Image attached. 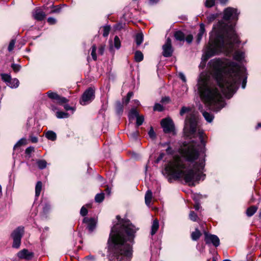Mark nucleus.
<instances>
[{
    "label": "nucleus",
    "instance_id": "nucleus-2",
    "mask_svg": "<svg viewBox=\"0 0 261 261\" xmlns=\"http://www.w3.org/2000/svg\"><path fill=\"white\" fill-rule=\"evenodd\" d=\"M111 229L108 244L112 252L111 261H129L132 256L133 243L135 233L139 229L128 220H119Z\"/></svg>",
    "mask_w": 261,
    "mask_h": 261
},
{
    "label": "nucleus",
    "instance_id": "nucleus-38",
    "mask_svg": "<svg viewBox=\"0 0 261 261\" xmlns=\"http://www.w3.org/2000/svg\"><path fill=\"white\" fill-rule=\"evenodd\" d=\"M96 46L95 45H93L91 48V56L94 60H97V56L96 55Z\"/></svg>",
    "mask_w": 261,
    "mask_h": 261
},
{
    "label": "nucleus",
    "instance_id": "nucleus-21",
    "mask_svg": "<svg viewBox=\"0 0 261 261\" xmlns=\"http://www.w3.org/2000/svg\"><path fill=\"white\" fill-rule=\"evenodd\" d=\"M174 37L176 40L180 41H184L185 39V34L180 31H178L175 32Z\"/></svg>",
    "mask_w": 261,
    "mask_h": 261
},
{
    "label": "nucleus",
    "instance_id": "nucleus-36",
    "mask_svg": "<svg viewBox=\"0 0 261 261\" xmlns=\"http://www.w3.org/2000/svg\"><path fill=\"white\" fill-rule=\"evenodd\" d=\"M190 219L193 221H197L198 220V216L194 211H191L189 214Z\"/></svg>",
    "mask_w": 261,
    "mask_h": 261
},
{
    "label": "nucleus",
    "instance_id": "nucleus-55",
    "mask_svg": "<svg viewBox=\"0 0 261 261\" xmlns=\"http://www.w3.org/2000/svg\"><path fill=\"white\" fill-rule=\"evenodd\" d=\"M105 50V46L101 45L100 46L98 49L99 54L102 55L103 54Z\"/></svg>",
    "mask_w": 261,
    "mask_h": 261
},
{
    "label": "nucleus",
    "instance_id": "nucleus-49",
    "mask_svg": "<svg viewBox=\"0 0 261 261\" xmlns=\"http://www.w3.org/2000/svg\"><path fill=\"white\" fill-rule=\"evenodd\" d=\"M15 41L14 40H12L9 44V46H8V49L9 51H11L14 47V45H15Z\"/></svg>",
    "mask_w": 261,
    "mask_h": 261
},
{
    "label": "nucleus",
    "instance_id": "nucleus-4",
    "mask_svg": "<svg viewBox=\"0 0 261 261\" xmlns=\"http://www.w3.org/2000/svg\"><path fill=\"white\" fill-rule=\"evenodd\" d=\"M205 166L204 159L200 160L198 163H196L193 169H187L186 165L179 156H175L173 161L165 168L164 170L169 173L167 176L169 182H172V179H181L189 186H194L195 181H198L201 178V174Z\"/></svg>",
    "mask_w": 261,
    "mask_h": 261
},
{
    "label": "nucleus",
    "instance_id": "nucleus-54",
    "mask_svg": "<svg viewBox=\"0 0 261 261\" xmlns=\"http://www.w3.org/2000/svg\"><path fill=\"white\" fill-rule=\"evenodd\" d=\"M34 151V148L33 147L30 146V147H28L25 149V151L27 154H29L31 153L32 152H33Z\"/></svg>",
    "mask_w": 261,
    "mask_h": 261
},
{
    "label": "nucleus",
    "instance_id": "nucleus-19",
    "mask_svg": "<svg viewBox=\"0 0 261 261\" xmlns=\"http://www.w3.org/2000/svg\"><path fill=\"white\" fill-rule=\"evenodd\" d=\"M257 208V207L255 205L251 206L250 207H248L247 209L246 212L247 216L248 217H251L256 213Z\"/></svg>",
    "mask_w": 261,
    "mask_h": 261
},
{
    "label": "nucleus",
    "instance_id": "nucleus-59",
    "mask_svg": "<svg viewBox=\"0 0 261 261\" xmlns=\"http://www.w3.org/2000/svg\"><path fill=\"white\" fill-rule=\"evenodd\" d=\"M194 208H195L196 210L198 211V210H199L200 209V204H199V203H196L194 205Z\"/></svg>",
    "mask_w": 261,
    "mask_h": 261
},
{
    "label": "nucleus",
    "instance_id": "nucleus-5",
    "mask_svg": "<svg viewBox=\"0 0 261 261\" xmlns=\"http://www.w3.org/2000/svg\"><path fill=\"white\" fill-rule=\"evenodd\" d=\"M197 125L196 119L194 115L190 114L187 116L184 129L185 133L189 137H198L201 144L200 146L196 143L192 142L181 150V155L187 161L191 162L198 158L199 152H204L205 151V142L204 140L203 132L198 130V133H196Z\"/></svg>",
    "mask_w": 261,
    "mask_h": 261
},
{
    "label": "nucleus",
    "instance_id": "nucleus-57",
    "mask_svg": "<svg viewBox=\"0 0 261 261\" xmlns=\"http://www.w3.org/2000/svg\"><path fill=\"white\" fill-rule=\"evenodd\" d=\"M31 141L32 143H37L38 141V138L35 136H31Z\"/></svg>",
    "mask_w": 261,
    "mask_h": 261
},
{
    "label": "nucleus",
    "instance_id": "nucleus-40",
    "mask_svg": "<svg viewBox=\"0 0 261 261\" xmlns=\"http://www.w3.org/2000/svg\"><path fill=\"white\" fill-rule=\"evenodd\" d=\"M215 4V0H206L205 6L207 8H211Z\"/></svg>",
    "mask_w": 261,
    "mask_h": 261
},
{
    "label": "nucleus",
    "instance_id": "nucleus-60",
    "mask_svg": "<svg viewBox=\"0 0 261 261\" xmlns=\"http://www.w3.org/2000/svg\"><path fill=\"white\" fill-rule=\"evenodd\" d=\"M86 258L89 260H94L95 259V257L93 255H88L86 257Z\"/></svg>",
    "mask_w": 261,
    "mask_h": 261
},
{
    "label": "nucleus",
    "instance_id": "nucleus-28",
    "mask_svg": "<svg viewBox=\"0 0 261 261\" xmlns=\"http://www.w3.org/2000/svg\"><path fill=\"white\" fill-rule=\"evenodd\" d=\"M135 41L138 46L141 44L143 41V34L142 33H139L136 35Z\"/></svg>",
    "mask_w": 261,
    "mask_h": 261
},
{
    "label": "nucleus",
    "instance_id": "nucleus-6",
    "mask_svg": "<svg viewBox=\"0 0 261 261\" xmlns=\"http://www.w3.org/2000/svg\"><path fill=\"white\" fill-rule=\"evenodd\" d=\"M95 91L92 88H89L84 93L80 103L82 105H86L91 102L95 97Z\"/></svg>",
    "mask_w": 261,
    "mask_h": 261
},
{
    "label": "nucleus",
    "instance_id": "nucleus-32",
    "mask_svg": "<svg viewBox=\"0 0 261 261\" xmlns=\"http://www.w3.org/2000/svg\"><path fill=\"white\" fill-rule=\"evenodd\" d=\"M105 198V194L102 192L97 194L95 197V200L96 202H101Z\"/></svg>",
    "mask_w": 261,
    "mask_h": 261
},
{
    "label": "nucleus",
    "instance_id": "nucleus-26",
    "mask_svg": "<svg viewBox=\"0 0 261 261\" xmlns=\"http://www.w3.org/2000/svg\"><path fill=\"white\" fill-rule=\"evenodd\" d=\"M163 68V65H162V60H161V56L160 57V61L157 65V73L158 76L160 78L162 77V69Z\"/></svg>",
    "mask_w": 261,
    "mask_h": 261
},
{
    "label": "nucleus",
    "instance_id": "nucleus-61",
    "mask_svg": "<svg viewBox=\"0 0 261 261\" xmlns=\"http://www.w3.org/2000/svg\"><path fill=\"white\" fill-rule=\"evenodd\" d=\"M64 109L66 110H71L72 109V108L69 105H65L64 106Z\"/></svg>",
    "mask_w": 261,
    "mask_h": 261
},
{
    "label": "nucleus",
    "instance_id": "nucleus-8",
    "mask_svg": "<svg viewBox=\"0 0 261 261\" xmlns=\"http://www.w3.org/2000/svg\"><path fill=\"white\" fill-rule=\"evenodd\" d=\"M237 10L234 8L228 7L224 11L223 19L228 20H235L238 18Z\"/></svg>",
    "mask_w": 261,
    "mask_h": 261
},
{
    "label": "nucleus",
    "instance_id": "nucleus-45",
    "mask_svg": "<svg viewBox=\"0 0 261 261\" xmlns=\"http://www.w3.org/2000/svg\"><path fill=\"white\" fill-rule=\"evenodd\" d=\"M11 67L14 72H17L20 70L21 66L19 64L13 63L11 65Z\"/></svg>",
    "mask_w": 261,
    "mask_h": 261
},
{
    "label": "nucleus",
    "instance_id": "nucleus-18",
    "mask_svg": "<svg viewBox=\"0 0 261 261\" xmlns=\"http://www.w3.org/2000/svg\"><path fill=\"white\" fill-rule=\"evenodd\" d=\"M19 81L17 79H11L10 81L7 83V85L11 88H17L19 86Z\"/></svg>",
    "mask_w": 261,
    "mask_h": 261
},
{
    "label": "nucleus",
    "instance_id": "nucleus-51",
    "mask_svg": "<svg viewBox=\"0 0 261 261\" xmlns=\"http://www.w3.org/2000/svg\"><path fill=\"white\" fill-rule=\"evenodd\" d=\"M88 213V211L85 206H83L80 211V214L82 216H86Z\"/></svg>",
    "mask_w": 261,
    "mask_h": 261
},
{
    "label": "nucleus",
    "instance_id": "nucleus-53",
    "mask_svg": "<svg viewBox=\"0 0 261 261\" xmlns=\"http://www.w3.org/2000/svg\"><path fill=\"white\" fill-rule=\"evenodd\" d=\"M47 22L50 24H54L56 22V20L53 17H49L47 19Z\"/></svg>",
    "mask_w": 261,
    "mask_h": 261
},
{
    "label": "nucleus",
    "instance_id": "nucleus-25",
    "mask_svg": "<svg viewBox=\"0 0 261 261\" xmlns=\"http://www.w3.org/2000/svg\"><path fill=\"white\" fill-rule=\"evenodd\" d=\"M45 137L51 141H55L57 138L56 133L51 130L48 131L45 134Z\"/></svg>",
    "mask_w": 261,
    "mask_h": 261
},
{
    "label": "nucleus",
    "instance_id": "nucleus-30",
    "mask_svg": "<svg viewBox=\"0 0 261 261\" xmlns=\"http://www.w3.org/2000/svg\"><path fill=\"white\" fill-rule=\"evenodd\" d=\"M27 144V140L25 138H21L20 139L14 146L13 149H16L17 147H20L22 145Z\"/></svg>",
    "mask_w": 261,
    "mask_h": 261
},
{
    "label": "nucleus",
    "instance_id": "nucleus-23",
    "mask_svg": "<svg viewBox=\"0 0 261 261\" xmlns=\"http://www.w3.org/2000/svg\"><path fill=\"white\" fill-rule=\"evenodd\" d=\"M42 183L41 181H39L37 182L35 187V196L38 197L40 195L42 190Z\"/></svg>",
    "mask_w": 261,
    "mask_h": 261
},
{
    "label": "nucleus",
    "instance_id": "nucleus-47",
    "mask_svg": "<svg viewBox=\"0 0 261 261\" xmlns=\"http://www.w3.org/2000/svg\"><path fill=\"white\" fill-rule=\"evenodd\" d=\"M163 158V153H160L158 158L154 160V164H158L159 163L162 162Z\"/></svg>",
    "mask_w": 261,
    "mask_h": 261
},
{
    "label": "nucleus",
    "instance_id": "nucleus-27",
    "mask_svg": "<svg viewBox=\"0 0 261 261\" xmlns=\"http://www.w3.org/2000/svg\"><path fill=\"white\" fill-rule=\"evenodd\" d=\"M139 113L136 109L133 108L130 110L128 114V117L129 119H133L137 118L139 116Z\"/></svg>",
    "mask_w": 261,
    "mask_h": 261
},
{
    "label": "nucleus",
    "instance_id": "nucleus-39",
    "mask_svg": "<svg viewBox=\"0 0 261 261\" xmlns=\"http://www.w3.org/2000/svg\"><path fill=\"white\" fill-rule=\"evenodd\" d=\"M110 27L108 25L104 26L103 28V36L107 37L109 34Z\"/></svg>",
    "mask_w": 261,
    "mask_h": 261
},
{
    "label": "nucleus",
    "instance_id": "nucleus-29",
    "mask_svg": "<svg viewBox=\"0 0 261 261\" xmlns=\"http://www.w3.org/2000/svg\"><path fill=\"white\" fill-rule=\"evenodd\" d=\"M135 60L137 62H140L143 60V55L141 51L137 50L135 52Z\"/></svg>",
    "mask_w": 261,
    "mask_h": 261
},
{
    "label": "nucleus",
    "instance_id": "nucleus-44",
    "mask_svg": "<svg viewBox=\"0 0 261 261\" xmlns=\"http://www.w3.org/2000/svg\"><path fill=\"white\" fill-rule=\"evenodd\" d=\"M148 135L152 140H154L156 138V134L152 127H151L149 131L148 132Z\"/></svg>",
    "mask_w": 261,
    "mask_h": 261
},
{
    "label": "nucleus",
    "instance_id": "nucleus-16",
    "mask_svg": "<svg viewBox=\"0 0 261 261\" xmlns=\"http://www.w3.org/2000/svg\"><path fill=\"white\" fill-rule=\"evenodd\" d=\"M245 57V53L241 50H237L233 55V59L238 61H242Z\"/></svg>",
    "mask_w": 261,
    "mask_h": 261
},
{
    "label": "nucleus",
    "instance_id": "nucleus-58",
    "mask_svg": "<svg viewBox=\"0 0 261 261\" xmlns=\"http://www.w3.org/2000/svg\"><path fill=\"white\" fill-rule=\"evenodd\" d=\"M203 36H201V35L197 34V38H196V41L197 43H199L202 39Z\"/></svg>",
    "mask_w": 261,
    "mask_h": 261
},
{
    "label": "nucleus",
    "instance_id": "nucleus-13",
    "mask_svg": "<svg viewBox=\"0 0 261 261\" xmlns=\"http://www.w3.org/2000/svg\"><path fill=\"white\" fill-rule=\"evenodd\" d=\"M34 18L37 20H42L46 16L45 12L39 8H36L33 12Z\"/></svg>",
    "mask_w": 261,
    "mask_h": 261
},
{
    "label": "nucleus",
    "instance_id": "nucleus-9",
    "mask_svg": "<svg viewBox=\"0 0 261 261\" xmlns=\"http://www.w3.org/2000/svg\"><path fill=\"white\" fill-rule=\"evenodd\" d=\"M204 241L206 244H212L215 247H218L220 245V240L217 236L207 232L204 233Z\"/></svg>",
    "mask_w": 261,
    "mask_h": 261
},
{
    "label": "nucleus",
    "instance_id": "nucleus-24",
    "mask_svg": "<svg viewBox=\"0 0 261 261\" xmlns=\"http://www.w3.org/2000/svg\"><path fill=\"white\" fill-rule=\"evenodd\" d=\"M202 115L208 122H212L214 118V115L206 111L202 112Z\"/></svg>",
    "mask_w": 261,
    "mask_h": 261
},
{
    "label": "nucleus",
    "instance_id": "nucleus-17",
    "mask_svg": "<svg viewBox=\"0 0 261 261\" xmlns=\"http://www.w3.org/2000/svg\"><path fill=\"white\" fill-rule=\"evenodd\" d=\"M152 197V192H151V190H149L146 192L145 196V203L148 206H150L151 205Z\"/></svg>",
    "mask_w": 261,
    "mask_h": 261
},
{
    "label": "nucleus",
    "instance_id": "nucleus-14",
    "mask_svg": "<svg viewBox=\"0 0 261 261\" xmlns=\"http://www.w3.org/2000/svg\"><path fill=\"white\" fill-rule=\"evenodd\" d=\"M17 256L20 259H30L33 257V253L24 249L18 252Z\"/></svg>",
    "mask_w": 261,
    "mask_h": 261
},
{
    "label": "nucleus",
    "instance_id": "nucleus-63",
    "mask_svg": "<svg viewBox=\"0 0 261 261\" xmlns=\"http://www.w3.org/2000/svg\"><path fill=\"white\" fill-rule=\"evenodd\" d=\"M159 0H149V3L151 5L156 4Z\"/></svg>",
    "mask_w": 261,
    "mask_h": 261
},
{
    "label": "nucleus",
    "instance_id": "nucleus-12",
    "mask_svg": "<svg viewBox=\"0 0 261 261\" xmlns=\"http://www.w3.org/2000/svg\"><path fill=\"white\" fill-rule=\"evenodd\" d=\"M173 49L171 46V41L169 38L167 39L164 45V57H170L172 56Z\"/></svg>",
    "mask_w": 261,
    "mask_h": 261
},
{
    "label": "nucleus",
    "instance_id": "nucleus-41",
    "mask_svg": "<svg viewBox=\"0 0 261 261\" xmlns=\"http://www.w3.org/2000/svg\"><path fill=\"white\" fill-rule=\"evenodd\" d=\"M217 14H211L207 17V20L208 22H212L215 20L217 17Z\"/></svg>",
    "mask_w": 261,
    "mask_h": 261
},
{
    "label": "nucleus",
    "instance_id": "nucleus-31",
    "mask_svg": "<svg viewBox=\"0 0 261 261\" xmlns=\"http://www.w3.org/2000/svg\"><path fill=\"white\" fill-rule=\"evenodd\" d=\"M37 164L40 169H43L46 168L47 162L44 160H39L37 161Z\"/></svg>",
    "mask_w": 261,
    "mask_h": 261
},
{
    "label": "nucleus",
    "instance_id": "nucleus-3",
    "mask_svg": "<svg viewBox=\"0 0 261 261\" xmlns=\"http://www.w3.org/2000/svg\"><path fill=\"white\" fill-rule=\"evenodd\" d=\"M238 42V36L233 26L226 25L222 21H219L214 27L205 56L207 58H209L221 52L230 54L233 50L234 44Z\"/></svg>",
    "mask_w": 261,
    "mask_h": 261
},
{
    "label": "nucleus",
    "instance_id": "nucleus-46",
    "mask_svg": "<svg viewBox=\"0 0 261 261\" xmlns=\"http://www.w3.org/2000/svg\"><path fill=\"white\" fill-rule=\"evenodd\" d=\"M190 110V108L189 107H182L180 111V115L183 116L185 113L189 112Z\"/></svg>",
    "mask_w": 261,
    "mask_h": 261
},
{
    "label": "nucleus",
    "instance_id": "nucleus-56",
    "mask_svg": "<svg viewBox=\"0 0 261 261\" xmlns=\"http://www.w3.org/2000/svg\"><path fill=\"white\" fill-rule=\"evenodd\" d=\"M179 76L180 77V79L184 82H186V76H185V75L182 73H179Z\"/></svg>",
    "mask_w": 261,
    "mask_h": 261
},
{
    "label": "nucleus",
    "instance_id": "nucleus-22",
    "mask_svg": "<svg viewBox=\"0 0 261 261\" xmlns=\"http://www.w3.org/2000/svg\"><path fill=\"white\" fill-rule=\"evenodd\" d=\"M159 225L158 221L157 220H153L151 226V230L150 232L151 236L154 235L156 233L159 229Z\"/></svg>",
    "mask_w": 261,
    "mask_h": 261
},
{
    "label": "nucleus",
    "instance_id": "nucleus-7",
    "mask_svg": "<svg viewBox=\"0 0 261 261\" xmlns=\"http://www.w3.org/2000/svg\"><path fill=\"white\" fill-rule=\"evenodd\" d=\"M164 133H170L173 135L176 134L174 122L170 118H164Z\"/></svg>",
    "mask_w": 261,
    "mask_h": 261
},
{
    "label": "nucleus",
    "instance_id": "nucleus-62",
    "mask_svg": "<svg viewBox=\"0 0 261 261\" xmlns=\"http://www.w3.org/2000/svg\"><path fill=\"white\" fill-rule=\"evenodd\" d=\"M170 100L169 97H164V103H168Z\"/></svg>",
    "mask_w": 261,
    "mask_h": 261
},
{
    "label": "nucleus",
    "instance_id": "nucleus-42",
    "mask_svg": "<svg viewBox=\"0 0 261 261\" xmlns=\"http://www.w3.org/2000/svg\"><path fill=\"white\" fill-rule=\"evenodd\" d=\"M13 243L12 246L13 248H18L19 247L20 243H21V239H13Z\"/></svg>",
    "mask_w": 261,
    "mask_h": 261
},
{
    "label": "nucleus",
    "instance_id": "nucleus-15",
    "mask_svg": "<svg viewBox=\"0 0 261 261\" xmlns=\"http://www.w3.org/2000/svg\"><path fill=\"white\" fill-rule=\"evenodd\" d=\"M24 232L23 227H18L11 234L13 239H21Z\"/></svg>",
    "mask_w": 261,
    "mask_h": 261
},
{
    "label": "nucleus",
    "instance_id": "nucleus-11",
    "mask_svg": "<svg viewBox=\"0 0 261 261\" xmlns=\"http://www.w3.org/2000/svg\"><path fill=\"white\" fill-rule=\"evenodd\" d=\"M83 222L87 224V228L90 232H92L96 227L97 221L95 218L85 217Z\"/></svg>",
    "mask_w": 261,
    "mask_h": 261
},
{
    "label": "nucleus",
    "instance_id": "nucleus-48",
    "mask_svg": "<svg viewBox=\"0 0 261 261\" xmlns=\"http://www.w3.org/2000/svg\"><path fill=\"white\" fill-rule=\"evenodd\" d=\"M205 32V27L204 24L201 23L200 24V29L199 30L198 34L201 35V36H203L204 33Z\"/></svg>",
    "mask_w": 261,
    "mask_h": 261
},
{
    "label": "nucleus",
    "instance_id": "nucleus-35",
    "mask_svg": "<svg viewBox=\"0 0 261 261\" xmlns=\"http://www.w3.org/2000/svg\"><path fill=\"white\" fill-rule=\"evenodd\" d=\"M114 46L116 49H118L120 48V47L121 46V41H120L119 37L117 36H116L114 37Z\"/></svg>",
    "mask_w": 261,
    "mask_h": 261
},
{
    "label": "nucleus",
    "instance_id": "nucleus-10",
    "mask_svg": "<svg viewBox=\"0 0 261 261\" xmlns=\"http://www.w3.org/2000/svg\"><path fill=\"white\" fill-rule=\"evenodd\" d=\"M46 94L50 99L57 100V102L60 105L66 103L68 102V100L67 98L60 96L57 93L49 91L46 93Z\"/></svg>",
    "mask_w": 261,
    "mask_h": 261
},
{
    "label": "nucleus",
    "instance_id": "nucleus-33",
    "mask_svg": "<svg viewBox=\"0 0 261 261\" xmlns=\"http://www.w3.org/2000/svg\"><path fill=\"white\" fill-rule=\"evenodd\" d=\"M56 116L58 118L61 119V118H67L69 117V114L67 113L63 112H60L58 111L56 113Z\"/></svg>",
    "mask_w": 261,
    "mask_h": 261
},
{
    "label": "nucleus",
    "instance_id": "nucleus-1",
    "mask_svg": "<svg viewBox=\"0 0 261 261\" xmlns=\"http://www.w3.org/2000/svg\"><path fill=\"white\" fill-rule=\"evenodd\" d=\"M213 76L219 88L207 77H200L197 86L202 100L209 108L219 111L224 107L221 92L227 98L235 92L237 83L240 79L239 65L227 59H215L210 62Z\"/></svg>",
    "mask_w": 261,
    "mask_h": 261
},
{
    "label": "nucleus",
    "instance_id": "nucleus-43",
    "mask_svg": "<svg viewBox=\"0 0 261 261\" xmlns=\"http://www.w3.org/2000/svg\"><path fill=\"white\" fill-rule=\"evenodd\" d=\"M116 110L118 114H120L123 111V106L121 103L119 101L116 103Z\"/></svg>",
    "mask_w": 261,
    "mask_h": 261
},
{
    "label": "nucleus",
    "instance_id": "nucleus-20",
    "mask_svg": "<svg viewBox=\"0 0 261 261\" xmlns=\"http://www.w3.org/2000/svg\"><path fill=\"white\" fill-rule=\"evenodd\" d=\"M201 235L200 231L198 228H196L195 230L191 233V238L193 241H197Z\"/></svg>",
    "mask_w": 261,
    "mask_h": 261
},
{
    "label": "nucleus",
    "instance_id": "nucleus-34",
    "mask_svg": "<svg viewBox=\"0 0 261 261\" xmlns=\"http://www.w3.org/2000/svg\"><path fill=\"white\" fill-rule=\"evenodd\" d=\"M0 75L2 79L6 84H7V83H8L11 79V75L8 74L1 73Z\"/></svg>",
    "mask_w": 261,
    "mask_h": 261
},
{
    "label": "nucleus",
    "instance_id": "nucleus-37",
    "mask_svg": "<svg viewBox=\"0 0 261 261\" xmlns=\"http://www.w3.org/2000/svg\"><path fill=\"white\" fill-rule=\"evenodd\" d=\"M136 125L139 126L142 124L144 118L143 115H139L137 118Z\"/></svg>",
    "mask_w": 261,
    "mask_h": 261
},
{
    "label": "nucleus",
    "instance_id": "nucleus-50",
    "mask_svg": "<svg viewBox=\"0 0 261 261\" xmlns=\"http://www.w3.org/2000/svg\"><path fill=\"white\" fill-rule=\"evenodd\" d=\"M153 109L154 111H162L163 110V108L162 105L159 103H156L154 106Z\"/></svg>",
    "mask_w": 261,
    "mask_h": 261
},
{
    "label": "nucleus",
    "instance_id": "nucleus-64",
    "mask_svg": "<svg viewBox=\"0 0 261 261\" xmlns=\"http://www.w3.org/2000/svg\"><path fill=\"white\" fill-rule=\"evenodd\" d=\"M129 100L130 99L129 98H127V97L126 96V97L123 100V102L125 103V104H127L128 103Z\"/></svg>",
    "mask_w": 261,
    "mask_h": 261
},
{
    "label": "nucleus",
    "instance_id": "nucleus-52",
    "mask_svg": "<svg viewBox=\"0 0 261 261\" xmlns=\"http://www.w3.org/2000/svg\"><path fill=\"white\" fill-rule=\"evenodd\" d=\"M193 36L191 35V34H190V35H188L186 37V38L185 39V40H186V41L188 43H191L192 41H193Z\"/></svg>",
    "mask_w": 261,
    "mask_h": 261
}]
</instances>
